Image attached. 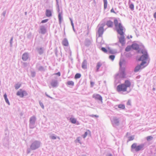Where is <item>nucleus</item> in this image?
Masks as SVG:
<instances>
[{
    "label": "nucleus",
    "instance_id": "obj_1",
    "mask_svg": "<svg viewBox=\"0 0 156 156\" xmlns=\"http://www.w3.org/2000/svg\"><path fill=\"white\" fill-rule=\"evenodd\" d=\"M141 53L143 55L140 58L137 59V60L138 61H141L142 62L140 65H138L134 69L135 72H137L141 69L144 68L147 65L146 61L148 58L147 52L145 51L142 50L141 51Z\"/></svg>",
    "mask_w": 156,
    "mask_h": 156
},
{
    "label": "nucleus",
    "instance_id": "obj_2",
    "mask_svg": "<svg viewBox=\"0 0 156 156\" xmlns=\"http://www.w3.org/2000/svg\"><path fill=\"white\" fill-rule=\"evenodd\" d=\"M131 86V83L128 80H125L124 84L118 85L117 87V90L118 92L126 91L128 87H130Z\"/></svg>",
    "mask_w": 156,
    "mask_h": 156
},
{
    "label": "nucleus",
    "instance_id": "obj_3",
    "mask_svg": "<svg viewBox=\"0 0 156 156\" xmlns=\"http://www.w3.org/2000/svg\"><path fill=\"white\" fill-rule=\"evenodd\" d=\"M114 23L116 30L119 34L121 35L123 34V27L120 23H118V21L117 19L114 20Z\"/></svg>",
    "mask_w": 156,
    "mask_h": 156
},
{
    "label": "nucleus",
    "instance_id": "obj_4",
    "mask_svg": "<svg viewBox=\"0 0 156 156\" xmlns=\"http://www.w3.org/2000/svg\"><path fill=\"white\" fill-rule=\"evenodd\" d=\"M18 96H20L21 97H23L24 96L27 95V93L25 91L23 90L22 89H20L16 93Z\"/></svg>",
    "mask_w": 156,
    "mask_h": 156
},
{
    "label": "nucleus",
    "instance_id": "obj_5",
    "mask_svg": "<svg viewBox=\"0 0 156 156\" xmlns=\"http://www.w3.org/2000/svg\"><path fill=\"white\" fill-rule=\"evenodd\" d=\"M104 25H103V27H100L98 29V33L99 37H101L104 33Z\"/></svg>",
    "mask_w": 156,
    "mask_h": 156
},
{
    "label": "nucleus",
    "instance_id": "obj_6",
    "mask_svg": "<svg viewBox=\"0 0 156 156\" xmlns=\"http://www.w3.org/2000/svg\"><path fill=\"white\" fill-rule=\"evenodd\" d=\"M93 97L96 99L99 100L102 102V98L100 95L97 94H94L93 95Z\"/></svg>",
    "mask_w": 156,
    "mask_h": 156
},
{
    "label": "nucleus",
    "instance_id": "obj_7",
    "mask_svg": "<svg viewBox=\"0 0 156 156\" xmlns=\"http://www.w3.org/2000/svg\"><path fill=\"white\" fill-rule=\"evenodd\" d=\"M144 146V145L143 144H141L138 145L137 146V147L136 148V151H138L140 150H141L143 149Z\"/></svg>",
    "mask_w": 156,
    "mask_h": 156
},
{
    "label": "nucleus",
    "instance_id": "obj_8",
    "mask_svg": "<svg viewBox=\"0 0 156 156\" xmlns=\"http://www.w3.org/2000/svg\"><path fill=\"white\" fill-rule=\"evenodd\" d=\"M28 58V54L27 53H24L22 56V59L24 61H26Z\"/></svg>",
    "mask_w": 156,
    "mask_h": 156
},
{
    "label": "nucleus",
    "instance_id": "obj_9",
    "mask_svg": "<svg viewBox=\"0 0 156 156\" xmlns=\"http://www.w3.org/2000/svg\"><path fill=\"white\" fill-rule=\"evenodd\" d=\"M106 25L108 27H112L113 25V23L111 21H108L106 23Z\"/></svg>",
    "mask_w": 156,
    "mask_h": 156
},
{
    "label": "nucleus",
    "instance_id": "obj_10",
    "mask_svg": "<svg viewBox=\"0 0 156 156\" xmlns=\"http://www.w3.org/2000/svg\"><path fill=\"white\" fill-rule=\"evenodd\" d=\"M63 45L65 46L68 45L69 43L67 40L66 39H64L62 42Z\"/></svg>",
    "mask_w": 156,
    "mask_h": 156
},
{
    "label": "nucleus",
    "instance_id": "obj_11",
    "mask_svg": "<svg viewBox=\"0 0 156 156\" xmlns=\"http://www.w3.org/2000/svg\"><path fill=\"white\" fill-rule=\"evenodd\" d=\"M40 30L41 33L42 34H44L46 32V29L43 26L41 27Z\"/></svg>",
    "mask_w": 156,
    "mask_h": 156
},
{
    "label": "nucleus",
    "instance_id": "obj_12",
    "mask_svg": "<svg viewBox=\"0 0 156 156\" xmlns=\"http://www.w3.org/2000/svg\"><path fill=\"white\" fill-rule=\"evenodd\" d=\"M87 61L86 60H84L82 64V68L83 69H86L87 68Z\"/></svg>",
    "mask_w": 156,
    "mask_h": 156
},
{
    "label": "nucleus",
    "instance_id": "obj_13",
    "mask_svg": "<svg viewBox=\"0 0 156 156\" xmlns=\"http://www.w3.org/2000/svg\"><path fill=\"white\" fill-rule=\"evenodd\" d=\"M131 47L133 48L135 50H137L139 48V46L138 44H133L132 46Z\"/></svg>",
    "mask_w": 156,
    "mask_h": 156
},
{
    "label": "nucleus",
    "instance_id": "obj_14",
    "mask_svg": "<svg viewBox=\"0 0 156 156\" xmlns=\"http://www.w3.org/2000/svg\"><path fill=\"white\" fill-rule=\"evenodd\" d=\"M51 84L52 87H55L57 84V81H53L51 82Z\"/></svg>",
    "mask_w": 156,
    "mask_h": 156
},
{
    "label": "nucleus",
    "instance_id": "obj_15",
    "mask_svg": "<svg viewBox=\"0 0 156 156\" xmlns=\"http://www.w3.org/2000/svg\"><path fill=\"white\" fill-rule=\"evenodd\" d=\"M46 16L47 17H50L51 16V10H46Z\"/></svg>",
    "mask_w": 156,
    "mask_h": 156
},
{
    "label": "nucleus",
    "instance_id": "obj_16",
    "mask_svg": "<svg viewBox=\"0 0 156 156\" xmlns=\"http://www.w3.org/2000/svg\"><path fill=\"white\" fill-rule=\"evenodd\" d=\"M36 118L34 116H32L30 119V122L31 123H34L35 121Z\"/></svg>",
    "mask_w": 156,
    "mask_h": 156
},
{
    "label": "nucleus",
    "instance_id": "obj_17",
    "mask_svg": "<svg viewBox=\"0 0 156 156\" xmlns=\"http://www.w3.org/2000/svg\"><path fill=\"white\" fill-rule=\"evenodd\" d=\"M101 65H102V64L101 62H99L97 63V66H96V67H97L96 71L97 72L98 71V70H99V69L100 67L101 66Z\"/></svg>",
    "mask_w": 156,
    "mask_h": 156
},
{
    "label": "nucleus",
    "instance_id": "obj_18",
    "mask_svg": "<svg viewBox=\"0 0 156 156\" xmlns=\"http://www.w3.org/2000/svg\"><path fill=\"white\" fill-rule=\"evenodd\" d=\"M62 12H59L58 15V18L59 21V23H61V21L62 20Z\"/></svg>",
    "mask_w": 156,
    "mask_h": 156
},
{
    "label": "nucleus",
    "instance_id": "obj_19",
    "mask_svg": "<svg viewBox=\"0 0 156 156\" xmlns=\"http://www.w3.org/2000/svg\"><path fill=\"white\" fill-rule=\"evenodd\" d=\"M137 144L136 143H133L131 146V147L132 149H135L136 151V148L137 147Z\"/></svg>",
    "mask_w": 156,
    "mask_h": 156
},
{
    "label": "nucleus",
    "instance_id": "obj_20",
    "mask_svg": "<svg viewBox=\"0 0 156 156\" xmlns=\"http://www.w3.org/2000/svg\"><path fill=\"white\" fill-rule=\"evenodd\" d=\"M124 38L123 37H121L119 38V41L120 43L122 44H124Z\"/></svg>",
    "mask_w": 156,
    "mask_h": 156
},
{
    "label": "nucleus",
    "instance_id": "obj_21",
    "mask_svg": "<svg viewBox=\"0 0 156 156\" xmlns=\"http://www.w3.org/2000/svg\"><path fill=\"white\" fill-rule=\"evenodd\" d=\"M70 120L72 123L75 124L76 122V120L74 118H70Z\"/></svg>",
    "mask_w": 156,
    "mask_h": 156
},
{
    "label": "nucleus",
    "instance_id": "obj_22",
    "mask_svg": "<svg viewBox=\"0 0 156 156\" xmlns=\"http://www.w3.org/2000/svg\"><path fill=\"white\" fill-rule=\"evenodd\" d=\"M67 84L69 85L73 86L74 85V83L73 81H69L67 82Z\"/></svg>",
    "mask_w": 156,
    "mask_h": 156
},
{
    "label": "nucleus",
    "instance_id": "obj_23",
    "mask_svg": "<svg viewBox=\"0 0 156 156\" xmlns=\"http://www.w3.org/2000/svg\"><path fill=\"white\" fill-rule=\"evenodd\" d=\"M104 9H106L107 6V0H104Z\"/></svg>",
    "mask_w": 156,
    "mask_h": 156
},
{
    "label": "nucleus",
    "instance_id": "obj_24",
    "mask_svg": "<svg viewBox=\"0 0 156 156\" xmlns=\"http://www.w3.org/2000/svg\"><path fill=\"white\" fill-rule=\"evenodd\" d=\"M81 76V75L80 74L78 73H77L75 75V79L79 78Z\"/></svg>",
    "mask_w": 156,
    "mask_h": 156
},
{
    "label": "nucleus",
    "instance_id": "obj_25",
    "mask_svg": "<svg viewBox=\"0 0 156 156\" xmlns=\"http://www.w3.org/2000/svg\"><path fill=\"white\" fill-rule=\"evenodd\" d=\"M118 108H120L124 109L125 108V106L123 104H120L118 105Z\"/></svg>",
    "mask_w": 156,
    "mask_h": 156
},
{
    "label": "nucleus",
    "instance_id": "obj_26",
    "mask_svg": "<svg viewBox=\"0 0 156 156\" xmlns=\"http://www.w3.org/2000/svg\"><path fill=\"white\" fill-rule=\"evenodd\" d=\"M38 52L39 54H41L43 53V50L41 48H40L38 50Z\"/></svg>",
    "mask_w": 156,
    "mask_h": 156
},
{
    "label": "nucleus",
    "instance_id": "obj_27",
    "mask_svg": "<svg viewBox=\"0 0 156 156\" xmlns=\"http://www.w3.org/2000/svg\"><path fill=\"white\" fill-rule=\"evenodd\" d=\"M131 48L132 47H131V46H127L126 48V51H130L131 49Z\"/></svg>",
    "mask_w": 156,
    "mask_h": 156
},
{
    "label": "nucleus",
    "instance_id": "obj_28",
    "mask_svg": "<svg viewBox=\"0 0 156 156\" xmlns=\"http://www.w3.org/2000/svg\"><path fill=\"white\" fill-rule=\"evenodd\" d=\"M90 41L89 40H87L85 42V44L86 46H87L90 43Z\"/></svg>",
    "mask_w": 156,
    "mask_h": 156
},
{
    "label": "nucleus",
    "instance_id": "obj_29",
    "mask_svg": "<svg viewBox=\"0 0 156 156\" xmlns=\"http://www.w3.org/2000/svg\"><path fill=\"white\" fill-rule=\"evenodd\" d=\"M101 50L103 51L105 53H107L108 52V50H107L105 48L102 47L101 48Z\"/></svg>",
    "mask_w": 156,
    "mask_h": 156
},
{
    "label": "nucleus",
    "instance_id": "obj_30",
    "mask_svg": "<svg viewBox=\"0 0 156 156\" xmlns=\"http://www.w3.org/2000/svg\"><path fill=\"white\" fill-rule=\"evenodd\" d=\"M21 86V84L19 83L16 84L15 86V87L16 89H17L19 88Z\"/></svg>",
    "mask_w": 156,
    "mask_h": 156
},
{
    "label": "nucleus",
    "instance_id": "obj_31",
    "mask_svg": "<svg viewBox=\"0 0 156 156\" xmlns=\"http://www.w3.org/2000/svg\"><path fill=\"white\" fill-rule=\"evenodd\" d=\"M109 58L112 60L113 61L115 58V56L114 55H111L109 56Z\"/></svg>",
    "mask_w": 156,
    "mask_h": 156
},
{
    "label": "nucleus",
    "instance_id": "obj_32",
    "mask_svg": "<svg viewBox=\"0 0 156 156\" xmlns=\"http://www.w3.org/2000/svg\"><path fill=\"white\" fill-rule=\"evenodd\" d=\"M153 138V137L151 136H149L147 137V140L149 141L150 140H151Z\"/></svg>",
    "mask_w": 156,
    "mask_h": 156
},
{
    "label": "nucleus",
    "instance_id": "obj_33",
    "mask_svg": "<svg viewBox=\"0 0 156 156\" xmlns=\"http://www.w3.org/2000/svg\"><path fill=\"white\" fill-rule=\"evenodd\" d=\"M48 19L43 20L41 21V23H46L48 21Z\"/></svg>",
    "mask_w": 156,
    "mask_h": 156
},
{
    "label": "nucleus",
    "instance_id": "obj_34",
    "mask_svg": "<svg viewBox=\"0 0 156 156\" xmlns=\"http://www.w3.org/2000/svg\"><path fill=\"white\" fill-rule=\"evenodd\" d=\"M134 139V137L133 136H130L129 138V140L131 141L133 140Z\"/></svg>",
    "mask_w": 156,
    "mask_h": 156
},
{
    "label": "nucleus",
    "instance_id": "obj_35",
    "mask_svg": "<svg viewBox=\"0 0 156 156\" xmlns=\"http://www.w3.org/2000/svg\"><path fill=\"white\" fill-rule=\"evenodd\" d=\"M134 5L133 4H131L129 5V7L130 9H133L134 8Z\"/></svg>",
    "mask_w": 156,
    "mask_h": 156
},
{
    "label": "nucleus",
    "instance_id": "obj_36",
    "mask_svg": "<svg viewBox=\"0 0 156 156\" xmlns=\"http://www.w3.org/2000/svg\"><path fill=\"white\" fill-rule=\"evenodd\" d=\"M90 116L92 117H96V118H98L99 117L98 115H91Z\"/></svg>",
    "mask_w": 156,
    "mask_h": 156
},
{
    "label": "nucleus",
    "instance_id": "obj_37",
    "mask_svg": "<svg viewBox=\"0 0 156 156\" xmlns=\"http://www.w3.org/2000/svg\"><path fill=\"white\" fill-rule=\"evenodd\" d=\"M87 135V132H86L83 135V136L84 138H85Z\"/></svg>",
    "mask_w": 156,
    "mask_h": 156
},
{
    "label": "nucleus",
    "instance_id": "obj_38",
    "mask_svg": "<svg viewBox=\"0 0 156 156\" xmlns=\"http://www.w3.org/2000/svg\"><path fill=\"white\" fill-rule=\"evenodd\" d=\"M108 52L110 54H112L113 53V51L112 50H111L109 49V48H108Z\"/></svg>",
    "mask_w": 156,
    "mask_h": 156
},
{
    "label": "nucleus",
    "instance_id": "obj_39",
    "mask_svg": "<svg viewBox=\"0 0 156 156\" xmlns=\"http://www.w3.org/2000/svg\"><path fill=\"white\" fill-rule=\"evenodd\" d=\"M94 84V83L93 82H90V85L91 87H93Z\"/></svg>",
    "mask_w": 156,
    "mask_h": 156
},
{
    "label": "nucleus",
    "instance_id": "obj_40",
    "mask_svg": "<svg viewBox=\"0 0 156 156\" xmlns=\"http://www.w3.org/2000/svg\"><path fill=\"white\" fill-rule=\"evenodd\" d=\"M5 101L6 102V103L9 105V101L8 98H5Z\"/></svg>",
    "mask_w": 156,
    "mask_h": 156
},
{
    "label": "nucleus",
    "instance_id": "obj_41",
    "mask_svg": "<svg viewBox=\"0 0 156 156\" xmlns=\"http://www.w3.org/2000/svg\"><path fill=\"white\" fill-rule=\"evenodd\" d=\"M51 138L53 140H55L56 139V137L54 136H51Z\"/></svg>",
    "mask_w": 156,
    "mask_h": 156
},
{
    "label": "nucleus",
    "instance_id": "obj_42",
    "mask_svg": "<svg viewBox=\"0 0 156 156\" xmlns=\"http://www.w3.org/2000/svg\"><path fill=\"white\" fill-rule=\"evenodd\" d=\"M55 75H58L59 76H60V72H58L57 73L55 74Z\"/></svg>",
    "mask_w": 156,
    "mask_h": 156
},
{
    "label": "nucleus",
    "instance_id": "obj_43",
    "mask_svg": "<svg viewBox=\"0 0 156 156\" xmlns=\"http://www.w3.org/2000/svg\"><path fill=\"white\" fill-rule=\"evenodd\" d=\"M4 97L5 99V98H7V95H6V94H4Z\"/></svg>",
    "mask_w": 156,
    "mask_h": 156
},
{
    "label": "nucleus",
    "instance_id": "obj_44",
    "mask_svg": "<svg viewBox=\"0 0 156 156\" xmlns=\"http://www.w3.org/2000/svg\"><path fill=\"white\" fill-rule=\"evenodd\" d=\"M154 18H156V12H155L154 14Z\"/></svg>",
    "mask_w": 156,
    "mask_h": 156
},
{
    "label": "nucleus",
    "instance_id": "obj_45",
    "mask_svg": "<svg viewBox=\"0 0 156 156\" xmlns=\"http://www.w3.org/2000/svg\"><path fill=\"white\" fill-rule=\"evenodd\" d=\"M122 62H119V65H120V66H122Z\"/></svg>",
    "mask_w": 156,
    "mask_h": 156
},
{
    "label": "nucleus",
    "instance_id": "obj_46",
    "mask_svg": "<svg viewBox=\"0 0 156 156\" xmlns=\"http://www.w3.org/2000/svg\"><path fill=\"white\" fill-rule=\"evenodd\" d=\"M80 138V137H78V138L77 139V140H78V141H79V142H80V140H79V139Z\"/></svg>",
    "mask_w": 156,
    "mask_h": 156
},
{
    "label": "nucleus",
    "instance_id": "obj_47",
    "mask_svg": "<svg viewBox=\"0 0 156 156\" xmlns=\"http://www.w3.org/2000/svg\"><path fill=\"white\" fill-rule=\"evenodd\" d=\"M123 74H124V76L125 75V73H124V72H123ZM125 77V76H123V78Z\"/></svg>",
    "mask_w": 156,
    "mask_h": 156
},
{
    "label": "nucleus",
    "instance_id": "obj_48",
    "mask_svg": "<svg viewBox=\"0 0 156 156\" xmlns=\"http://www.w3.org/2000/svg\"><path fill=\"white\" fill-rule=\"evenodd\" d=\"M71 24H72V25L73 26V22L72 21H71Z\"/></svg>",
    "mask_w": 156,
    "mask_h": 156
},
{
    "label": "nucleus",
    "instance_id": "obj_49",
    "mask_svg": "<svg viewBox=\"0 0 156 156\" xmlns=\"http://www.w3.org/2000/svg\"><path fill=\"white\" fill-rule=\"evenodd\" d=\"M71 24H72V25L73 26V22L72 21H71Z\"/></svg>",
    "mask_w": 156,
    "mask_h": 156
},
{
    "label": "nucleus",
    "instance_id": "obj_50",
    "mask_svg": "<svg viewBox=\"0 0 156 156\" xmlns=\"http://www.w3.org/2000/svg\"><path fill=\"white\" fill-rule=\"evenodd\" d=\"M113 11H114V10H113V11H112V10H111V12H113Z\"/></svg>",
    "mask_w": 156,
    "mask_h": 156
},
{
    "label": "nucleus",
    "instance_id": "obj_51",
    "mask_svg": "<svg viewBox=\"0 0 156 156\" xmlns=\"http://www.w3.org/2000/svg\"><path fill=\"white\" fill-rule=\"evenodd\" d=\"M109 156H112V155L110 154Z\"/></svg>",
    "mask_w": 156,
    "mask_h": 156
},
{
    "label": "nucleus",
    "instance_id": "obj_52",
    "mask_svg": "<svg viewBox=\"0 0 156 156\" xmlns=\"http://www.w3.org/2000/svg\"><path fill=\"white\" fill-rule=\"evenodd\" d=\"M138 53H140V52L139 51H138Z\"/></svg>",
    "mask_w": 156,
    "mask_h": 156
}]
</instances>
